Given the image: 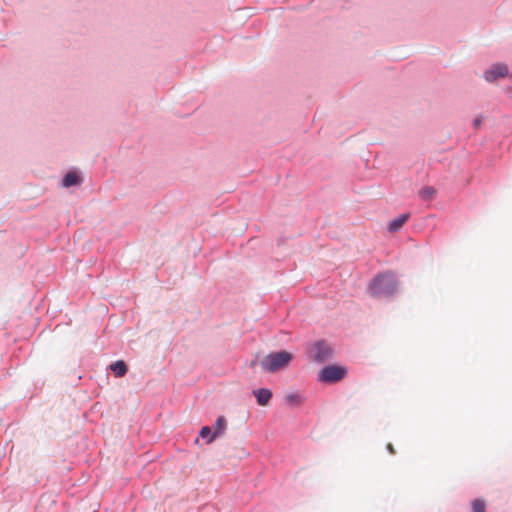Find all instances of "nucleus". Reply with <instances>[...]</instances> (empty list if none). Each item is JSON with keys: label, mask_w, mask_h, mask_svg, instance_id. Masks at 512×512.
I'll return each instance as SVG.
<instances>
[{"label": "nucleus", "mask_w": 512, "mask_h": 512, "mask_svg": "<svg viewBox=\"0 0 512 512\" xmlns=\"http://www.w3.org/2000/svg\"><path fill=\"white\" fill-rule=\"evenodd\" d=\"M368 289L373 297H389L396 292L397 281L392 273L379 274L371 281Z\"/></svg>", "instance_id": "obj_1"}, {"label": "nucleus", "mask_w": 512, "mask_h": 512, "mask_svg": "<svg viewBox=\"0 0 512 512\" xmlns=\"http://www.w3.org/2000/svg\"><path fill=\"white\" fill-rule=\"evenodd\" d=\"M292 359L293 355L290 352H272L262 359L260 365L264 371L275 373L286 368Z\"/></svg>", "instance_id": "obj_2"}, {"label": "nucleus", "mask_w": 512, "mask_h": 512, "mask_svg": "<svg viewBox=\"0 0 512 512\" xmlns=\"http://www.w3.org/2000/svg\"><path fill=\"white\" fill-rule=\"evenodd\" d=\"M345 368L336 365H329L324 367L319 373V381L325 383H333L340 381L346 375Z\"/></svg>", "instance_id": "obj_3"}, {"label": "nucleus", "mask_w": 512, "mask_h": 512, "mask_svg": "<svg viewBox=\"0 0 512 512\" xmlns=\"http://www.w3.org/2000/svg\"><path fill=\"white\" fill-rule=\"evenodd\" d=\"M509 74V69L507 65L503 63H497L492 65L489 69H487L484 73V78L488 82H494L498 79L505 78Z\"/></svg>", "instance_id": "obj_4"}, {"label": "nucleus", "mask_w": 512, "mask_h": 512, "mask_svg": "<svg viewBox=\"0 0 512 512\" xmlns=\"http://www.w3.org/2000/svg\"><path fill=\"white\" fill-rule=\"evenodd\" d=\"M315 349H316L315 358L318 361H325L332 354V349L324 342H318L315 345Z\"/></svg>", "instance_id": "obj_5"}, {"label": "nucleus", "mask_w": 512, "mask_h": 512, "mask_svg": "<svg viewBox=\"0 0 512 512\" xmlns=\"http://www.w3.org/2000/svg\"><path fill=\"white\" fill-rule=\"evenodd\" d=\"M254 395L257 399V403L261 406H266L272 398V392L269 389L261 388L255 390Z\"/></svg>", "instance_id": "obj_6"}, {"label": "nucleus", "mask_w": 512, "mask_h": 512, "mask_svg": "<svg viewBox=\"0 0 512 512\" xmlns=\"http://www.w3.org/2000/svg\"><path fill=\"white\" fill-rule=\"evenodd\" d=\"M409 219V214H401L398 217L390 221L388 229L390 232H396L402 228V226Z\"/></svg>", "instance_id": "obj_7"}, {"label": "nucleus", "mask_w": 512, "mask_h": 512, "mask_svg": "<svg viewBox=\"0 0 512 512\" xmlns=\"http://www.w3.org/2000/svg\"><path fill=\"white\" fill-rule=\"evenodd\" d=\"M305 401L303 394L298 392L289 393L285 396V402L291 407H298Z\"/></svg>", "instance_id": "obj_8"}, {"label": "nucleus", "mask_w": 512, "mask_h": 512, "mask_svg": "<svg viewBox=\"0 0 512 512\" xmlns=\"http://www.w3.org/2000/svg\"><path fill=\"white\" fill-rule=\"evenodd\" d=\"M227 422L226 419L223 416H220L217 418L215 426H214V432L208 439V443L212 442L216 436L222 434L224 430L226 429Z\"/></svg>", "instance_id": "obj_9"}, {"label": "nucleus", "mask_w": 512, "mask_h": 512, "mask_svg": "<svg viewBox=\"0 0 512 512\" xmlns=\"http://www.w3.org/2000/svg\"><path fill=\"white\" fill-rule=\"evenodd\" d=\"M110 369L114 372L116 377H123L127 373V365L124 361L118 360L110 365Z\"/></svg>", "instance_id": "obj_10"}, {"label": "nucleus", "mask_w": 512, "mask_h": 512, "mask_svg": "<svg viewBox=\"0 0 512 512\" xmlns=\"http://www.w3.org/2000/svg\"><path fill=\"white\" fill-rule=\"evenodd\" d=\"M81 182L79 175L76 172H69L63 179L64 187H71L74 185H78Z\"/></svg>", "instance_id": "obj_11"}, {"label": "nucleus", "mask_w": 512, "mask_h": 512, "mask_svg": "<svg viewBox=\"0 0 512 512\" xmlns=\"http://www.w3.org/2000/svg\"><path fill=\"white\" fill-rule=\"evenodd\" d=\"M472 512H486V504L481 499L472 502Z\"/></svg>", "instance_id": "obj_12"}, {"label": "nucleus", "mask_w": 512, "mask_h": 512, "mask_svg": "<svg viewBox=\"0 0 512 512\" xmlns=\"http://www.w3.org/2000/svg\"><path fill=\"white\" fill-rule=\"evenodd\" d=\"M419 194L423 199H431L434 197L435 189L433 187L427 186L422 188Z\"/></svg>", "instance_id": "obj_13"}, {"label": "nucleus", "mask_w": 512, "mask_h": 512, "mask_svg": "<svg viewBox=\"0 0 512 512\" xmlns=\"http://www.w3.org/2000/svg\"><path fill=\"white\" fill-rule=\"evenodd\" d=\"M210 433H211V429L208 426H204V427H202V429L200 431V436L205 438V437L209 436Z\"/></svg>", "instance_id": "obj_14"}, {"label": "nucleus", "mask_w": 512, "mask_h": 512, "mask_svg": "<svg viewBox=\"0 0 512 512\" xmlns=\"http://www.w3.org/2000/svg\"><path fill=\"white\" fill-rule=\"evenodd\" d=\"M481 123H482V119H481V117H477V118L473 121V127H475V128H479V127H480V125H481Z\"/></svg>", "instance_id": "obj_15"}, {"label": "nucleus", "mask_w": 512, "mask_h": 512, "mask_svg": "<svg viewBox=\"0 0 512 512\" xmlns=\"http://www.w3.org/2000/svg\"><path fill=\"white\" fill-rule=\"evenodd\" d=\"M387 449L391 454H395V449L391 443L387 445Z\"/></svg>", "instance_id": "obj_16"}]
</instances>
